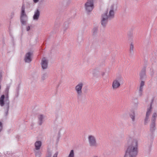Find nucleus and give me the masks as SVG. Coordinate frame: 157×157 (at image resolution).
I'll use <instances>...</instances> for the list:
<instances>
[{
    "label": "nucleus",
    "mask_w": 157,
    "mask_h": 157,
    "mask_svg": "<svg viewBox=\"0 0 157 157\" xmlns=\"http://www.w3.org/2000/svg\"><path fill=\"white\" fill-rule=\"evenodd\" d=\"M127 149L124 157H136L138 153V141L129 137L127 139Z\"/></svg>",
    "instance_id": "nucleus-1"
},
{
    "label": "nucleus",
    "mask_w": 157,
    "mask_h": 157,
    "mask_svg": "<svg viewBox=\"0 0 157 157\" xmlns=\"http://www.w3.org/2000/svg\"><path fill=\"white\" fill-rule=\"evenodd\" d=\"M10 101L9 97L5 96V95H2L0 97V105L4 107L10 106Z\"/></svg>",
    "instance_id": "nucleus-2"
},
{
    "label": "nucleus",
    "mask_w": 157,
    "mask_h": 157,
    "mask_svg": "<svg viewBox=\"0 0 157 157\" xmlns=\"http://www.w3.org/2000/svg\"><path fill=\"white\" fill-rule=\"evenodd\" d=\"M157 117V113L156 112H154L152 116L151 119V123L150 125V130L151 133H153L156 129L155 122Z\"/></svg>",
    "instance_id": "nucleus-3"
},
{
    "label": "nucleus",
    "mask_w": 157,
    "mask_h": 157,
    "mask_svg": "<svg viewBox=\"0 0 157 157\" xmlns=\"http://www.w3.org/2000/svg\"><path fill=\"white\" fill-rule=\"evenodd\" d=\"M94 8L93 0H87L84 4V8L86 12L89 13L92 11Z\"/></svg>",
    "instance_id": "nucleus-4"
},
{
    "label": "nucleus",
    "mask_w": 157,
    "mask_h": 157,
    "mask_svg": "<svg viewBox=\"0 0 157 157\" xmlns=\"http://www.w3.org/2000/svg\"><path fill=\"white\" fill-rule=\"evenodd\" d=\"M89 146L92 147L96 148L98 146L96 137L92 135H89L88 137Z\"/></svg>",
    "instance_id": "nucleus-5"
},
{
    "label": "nucleus",
    "mask_w": 157,
    "mask_h": 157,
    "mask_svg": "<svg viewBox=\"0 0 157 157\" xmlns=\"http://www.w3.org/2000/svg\"><path fill=\"white\" fill-rule=\"evenodd\" d=\"M123 78L121 76H119L113 80L112 85V87L113 89H116L118 88L120 86L121 83L123 82Z\"/></svg>",
    "instance_id": "nucleus-6"
},
{
    "label": "nucleus",
    "mask_w": 157,
    "mask_h": 157,
    "mask_svg": "<svg viewBox=\"0 0 157 157\" xmlns=\"http://www.w3.org/2000/svg\"><path fill=\"white\" fill-rule=\"evenodd\" d=\"M83 83L82 82H79L75 87V90L76 92L78 98H80L82 95V88Z\"/></svg>",
    "instance_id": "nucleus-7"
},
{
    "label": "nucleus",
    "mask_w": 157,
    "mask_h": 157,
    "mask_svg": "<svg viewBox=\"0 0 157 157\" xmlns=\"http://www.w3.org/2000/svg\"><path fill=\"white\" fill-rule=\"evenodd\" d=\"M108 11L103 14L101 16V24L103 27H105L108 21Z\"/></svg>",
    "instance_id": "nucleus-8"
},
{
    "label": "nucleus",
    "mask_w": 157,
    "mask_h": 157,
    "mask_svg": "<svg viewBox=\"0 0 157 157\" xmlns=\"http://www.w3.org/2000/svg\"><path fill=\"white\" fill-rule=\"evenodd\" d=\"M48 61L45 57H44L41 60V66L43 69H46L48 67Z\"/></svg>",
    "instance_id": "nucleus-9"
},
{
    "label": "nucleus",
    "mask_w": 157,
    "mask_h": 157,
    "mask_svg": "<svg viewBox=\"0 0 157 157\" xmlns=\"http://www.w3.org/2000/svg\"><path fill=\"white\" fill-rule=\"evenodd\" d=\"M32 53L31 52H28L26 54L24 59V60L26 63H29L32 61L31 56Z\"/></svg>",
    "instance_id": "nucleus-10"
},
{
    "label": "nucleus",
    "mask_w": 157,
    "mask_h": 157,
    "mask_svg": "<svg viewBox=\"0 0 157 157\" xmlns=\"http://www.w3.org/2000/svg\"><path fill=\"white\" fill-rule=\"evenodd\" d=\"M45 116L43 114H40L38 116V124L40 126L42 125L43 122L44 121Z\"/></svg>",
    "instance_id": "nucleus-11"
},
{
    "label": "nucleus",
    "mask_w": 157,
    "mask_h": 157,
    "mask_svg": "<svg viewBox=\"0 0 157 157\" xmlns=\"http://www.w3.org/2000/svg\"><path fill=\"white\" fill-rule=\"evenodd\" d=\"M111 9L109 10V14L108 15V17L109 19L113 18L114 17V5H112L111 6Z\"/></svg>",
    "instance_id": "nucleus-12"
},
{
    "label": "nucleus",
    "mask_w": 157,
    "mask_h": 157,
    "mask_svg": "<svg viewBox=\"0 0 157 157\" xmlns=\"http://www.w3.org/2000/svg\"><path fill=\"white\" fill-rule=\"evenodd\" d=\"M42 143L41 141H36L34 143V149L40 150L42 146Z\"/></svg>",
    "instance_id": "nucleus-13"
},
{
    "label": "nucleus",
    "mask_w": 157,
    "mask_h": 157,
    "mask_svg": "<svg viewBox=\"0 0 157 157\" xmlns=\"http://www.w3.org/2000/svg\"><path fill=\"white\" fill-rule=\"evenodd\" d=\"M40 12L38 9H37L34 12V14L33 17V19L35 21H37L40 17Z\"/></svg>",
    "instance_id": "nucleus-14"
},
{
    "label": "nucleus",
    "mask_w": 157,
    "mask_h": 157,
    "mask_svg": "<svg viewBox=\"0 0 157 157\" xmlns=\"http://www.w3.org/2000/svg\"><path fill=\"white\" fill-rule=\"evenodd\" d=\"M28 20V17L26 16H20V21L23 25L26 24V22Z\"/></svg>",
    "instance_id": "nucleus-15"
},
{
    "label": "nucleus",
    "mask_w": 157,
    "mask_h": 157,
    "mask_svg": "<svg viewBox=\"0 0 157 157\" xmlns=\"http://www.w3.org/2000/svg\"><path fill=\"white\" fill-rule=\"evenodd\" d=\"M146 69V67H144L141 71V72L140 73V78L141 79H143L145 76Z\"/></svg>",
    "instance_id": "nucleus-16"
},
{
    "label": "nucleus",
    "mask_w": 157,
    "mask_h": 157,
    "mask_svg": "<svg viewBox=\"0 0 157 157\" xmlns=\"http://www.w3.org/2000/svg\"><path fill=\"white\" fill-rule=\"evenodd\" d=\"M153 100H152L151 101V103H150V106L148 108H147V112H146V116H149L150 114L151 113V109H152V104L153 103Z\"/></svg>",
    "instance_id": "nucleus-17"
},
{
    "label": "nucleus",
    "mask_w": 157,
    "mask_h": 157,
    "mask_svg": "<svg viewBox=\"0 0 157 157\" xmlns=\"http://www.w3.org/2000/svg\"><path fill=\"white\" fill-rule=\"evenodd\" d=\"M25 6L24 4H23L21 8L20 16H27L25 11Z\"/></svg>",
    "instance_id": "nucleus-18"
},
{
    "label": "nucleus",
    "mask_w": 157,
    "mask_h": 157,
    "mask_svg": "<svg viewBox=\"0 0 157 157\" xmlns=\"http://www.w3.org/2000/svg\"><path fill=\"white\" fill-rule=\"evenodd\" d=\"M10 84H8L7 85L5 89V96L6 97H9V90L10 88Z\"/></svg>",
    "instance_id": "nucleus-19"
},
{
    "label": "nucleus",
    "mask_w": 157,
    "mask_h": 157,
    "mask_svg": "<svg viewBox=\"0 0 157 157\" xmlns=\"http://www.w3.org/2000/svg\"><path fill=\"white\" fill-rule=\"evenodd\" d=\"M153 133H148L147 136V139L151 142H152L154 139Z\"/></svg>",
    "instance_id": "nucleus-20"
},
{
    "label": "nucleus",
    "mask_w": 157,
    "mask_h": 157,
    "mask_svg": "<svg viewBox=\"0 0 157 157\" xmlns=\"http://www.w3.org/2000/svg\"><path fill=\"white\" fill-rule=\"evenodd\" d=\"M36 157H40L41 156V153L40 150H33Z\"/></svg>",
    "instance_id": "nucleus-21"
},
{
    "label": "nucleus",
    "mask_w": 157,
    "mask_h": 157,
    "mask_svg": "<svg viewBox=\"0 0 157 157\" xmlns=\"http://www.w3.org/2000/svg\"><path fill=\"white\" fill-rule=\"evenodd\" d=\"M129 117L131 119L132 121V122H134L135 121V113L134 111H133L131 112L129 114Z\"/></svg>",
    "instance_id": "nucleus-22"
},
{
    "label": "nucleus",
    "mask_w": 157,
    "mask_h": 157,
    "mask_svg": "<svg viewBox=\"0 0 157 157\" xmlns=\"http://www.w3.org/2000/svg\"><path fill=\"white\" fill-rule=\"evenodd\" d=\"M58 154V152H56V153L53 155V157H57ZM52 155V153L51 152L48 151V152L46 157H51Z\"/></svg>",
    "instance_id": "nucleus-23"
},
{
    "label": "nucleus",
    "mask_w": 157,
    "mask_h": 157,
    "mask_svg": "<svg viewBox=\"0 0 157 157\" xmlns=\"http://www.w3.org/2000/svg\"><path fill=\"white\" fill-rule=\"evenodd\" d=\"M48 77V75L46 73H44L42 75L41 78L42 81H44Z\"/></svg>",
    "instance_id": "nucleus-24"
},
{
    "label": "nucleus",
    "mask_w": 157,
    "mask_h": 157,
    "mask_svg": "<svg viewBox=\"0 0 157 157\" xmlns=\"http://www.w3.org/2000/svg\"><path fill=\"white\" fill-rule=\"evenodd\" d=\"M67 157H75V153L73 150H71L68 155Z\"/></svg>",
    "instance_id": "nucleus-25"
},
{
    "label": "nucleus",
    "mask_w": 157,
    "mask_h": 157,
    "mask_svg": "<svg viewBox=\"0 0 157 157\" xmlns=\"http://www.w3.org/2000/svg\"><path fill=\"white\" fill-rule=\"evenodd\" d=\"M93 34L94 35H96L98 31V27H96L94 28L92 30Z\"/></svg>",
    "instance_id": "nucleus-26"
},
{
    "label": "nucleus",
    "mask_w": 157,
    "mask_h": 157,
    "mask_svg": "<svg viewBox=\"0 0 157 157\" xmlns=\"http://www.w3.org/2000/svg\"><path fill=\"white\" fill-rule=\"evenodd\" d=\"M10 106L8 108L7 107H4V109L5 110V115L6 116H7L8 113V111L9 109Z\"/></svg>",
    "instance_id": "nucleus-27"
},
{
    "label": "nucleus",
    "mask_w": 157,
    "mask_h": 157,
    "mask_svg": "<svg viewBox=\"0 0 157 157\" xmlns=\"http://www.w3.org/2000/svg\"><path fill=\"white\" fill-rule=\"evenodd\" d=\"M134 48V46L132 43H131L130 44V53H133Z\"/></svg>",
    "instance_id": "nucleus-28"
},
{
    "label": "nucleus",
    "mask_w": 157,
    "mask_h": 157,
    "mask_svg": "<svg viewBox=\"0 0 157 157\" xmlns=\"http://www.w3.org/2000/svg\"><path fill=\"white\" fill-rule=\"evenodd\" d=\"M149 118V116L146 115V117L144 119V124H146L148 123V121Z\"/></svg>",
    "instance_id": "nucleus-29"
},
{
    "label": "nucleus",
    "mask_w": 157,
    "mask_h": 157,
    "mask_svg": "<svg viewBox=\"0 0 157 157\" xmlns=\"http://www.w3.org/2000/svg\"><path fill=\"white\" fill-rule=\"evenodd\" d=\"M143 91V89L142 88H139V92H138V95L140 96H141L142 95Z\"/></svg>",
    "instance_id": "nucleus-30"
},
{
    "label": "nucleus",
    "mask_w": 157,
    "mask_h": 157,
    "mask_svg": "<svg viewBox=\"0 0 157 157\" xmlns=\"http://www.w3.org/2000/svg\"><path fill=\"white\" fill-rule=\"evenodd\" d=\"M19 87H18L16 90V94H15V96L16 97H17L19 95Z\"/></svg>",
    "instance_id": "nucleus-31"
},
{
    "label": "nucleus",
    "mask_w": 157,
    "mask_h": 157,
    "mask_svg": "<svg viewBox=\"0 0 157 157\" xmlns=\"http://www.w3.org/2000/svg\"><path fill=\"white\" fill-rule=\"evenodd\" d=\"M144 82L143 81H141L140 84V87L139 88H142L143 89V86L144 85Z\"/></svg>",
    "instance_id": "nucleus-32"
},
{
    "label": "nucleus",
    "mask_w": 157,
    "mask_h": 157,
    "mask_svg": "<svg viewBox=\"0 0 157 157\" xmlns=\"http://www.w3.org/2000/svg\"><path fill=\"white\" fill-rule=\"evenodd\" d=\"M15 14L14 12H12L10 14V17L11 19H12L14 17Z\"/></svg>",
    "instance_id": "nucleus-33"
},
{
    "label": "nucleus",
    "mask_w": 157,
    "mask_h": 157,
    "mask_svg": "<svg viewBox=\"0 0 157 157\" xmlns=\"http://www.w3.org/2000/svg\"><path fill=\"white\" fill-rule=\"evenodd\" d=\"M33 0V2L34 3H37V2H38L39 1V0Z\"/></svg>",
    "instance_id": "nucleus-34"
},
{
    "label": "nucleus",
    "mask_w": 157,
    "mask_h": 157,
    "mask_svg": "<svg viewBox=\"0 0 157 157\" xmlns=\"http://www.w3.org/2000/svg\"><path fill=\"white\" fill-rule=\"evenodd\" d=\"M30 29V27L29 26H28L26 28L27 31H29Z\"/></svg>",
    "instance_id": "nucleus-35"
},
{
    "label": "nucleus",
    "mask_w": 157,
    "mask_h": 157,
    "mask_svg": "<svg viewBox=\"0 0 157 157\" xmlns=\"http://www.w3.org/2000/svg\"><path fill=\"white\" fill-rule=\"evenodd\" d=\"M92 157H98V156L97 155H94Z\"/></svg>",
    "instance_id": "nucleus-36"
}]
</instances>
